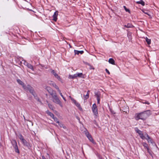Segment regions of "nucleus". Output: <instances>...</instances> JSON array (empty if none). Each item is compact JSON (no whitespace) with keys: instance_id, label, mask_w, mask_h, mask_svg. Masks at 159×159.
I'll list each match as a JSON object with an SVG mask.
<instances>
[{"instance_id":"nucleus-20","label":"nucleus","mask_w":159,"mask_h":159,"mask_svg":"<svg viewBox=\"0 0 159 159\" xmlns=\"http://www.w3.org/2000/svg\"><path fill=\"white\" fill-rule=\"evenodd\" d=\"M139 135L140 137L143 139H146V136L145 135L144 136L142 133L140 134Z\"/></svg>"},{"instance_id":"nucleus-41","label":"nucleus","mask_w":159,"mask_h":159,"mask_svg":"<svg viewBox=\"0 0 159 159\" xmlns=\"http://www.w3.org/2000/svg\"><path fill=\"white\" fill-rule=\"evenodd\" d=\"M147 151L150 154H151V152L150 151V149H149V148H148L147 149Z\"/></svg>"},{"instance_id":"nucleus-9","label":"nucleus","mask_w":159,"mask_h":159,"mask_svg":"<svg viewBox=\"0 0 159 159\" xmlns=\"http://www.w3.org/2000/svg\"><path fill=\"white\" fill-rule=\"evenodd\" d=\"M145 136H146V139H145L147 140L148 143H151L153 144V140L152 138H151L147 134H145Z\"/></svg>"},{"instance_id":"nucleus-3","label":"nucleus","mask_w":159,"mask_h":159,"mask_svg":"<svg viewBox=\"0 0 159 159\" xmlns=\"http://www.w3.org/2000/svg\"><path fill=\"white\" fill-rule=\"evenodd\" d=\"M52 101L55 103L59 104L61 107H63L62 103L60 101L57 95L55 96L52 98Z\"/></svg>"},{"instance_id":"nucleus-42","label":"nucleus","mask_w":159,"mask_h":159,"mask_svg":"<svg viewBox=\"0 0 159 159\" xmlns=\"http://www.w3.org/2000/svg\"><path fill=\"white\" fill-rule=\"evenodd\" d=\"M73 77H74V79L76 78L77 77L76 74L73 75Z\"/></svg>"},{"instance_id":"nucleus-24","label":"nucleus","mask_w":159,"mask_h":159,"mask_svg":"<svg viewBox=\"0 0 159 159\" xmlns=\"http://www.w3.org/2000/svg\"><path fill=\"white\" fill-rule=\"evenodd\" d=\"M146 41L147 42L148 44L149 45L151 43V40L150 39H149L147 37H146Z\"/></svg>"},{"instance_id":"nucleus-4","label":"nucleus","mask_w":159,"mask_h":159,"mask_svg":"<svg viewBox=\"0 0 159 159\" xmlns=\"http://www.w3.org/2000/svg\"><path fill=\"white\" fill-rule=\"evenodd\" d=\"M11 143L13 145V147L15 148V151L16 152L19 153V150L18 148L17 144V143L16 141L13 140L11 141Z\"/></svg>"},{"instance_id":"nucleus-49","label":"nucleus","mask_w":159,"mask_h":159,"mask_svg":"<svg viewBox=\"0 0 159 159\" xmlns=\"http://www.w3.org/2000/svg\"><path fill=\"white\" fill-rule=\"evenodd\" d=\"M62 127L64 129H66V127L65 125H63V127Z\"/></svg>"},{"instance_id":"nucleus-16","label":"nucleus","mask_w":159,"mask_h":159,"mask_svg":"<svg viewBox=\"0 0 159 159\" xmlns=\"http://www.w3.org/2000/svg\"><path fill=\"white\" fill-rule=\"evenodd\" d=\"M108 62L110 63H111L112 65L115 64V61L112 58H110L109 59Z\"/></svg>"},{"instance_id":"nucleus-14","label":"nucleus","mask_w":159,"mask_h":159,"mask_svg":"<svg viewBox=\"0 0 159 159\" xmlns=\"http://www.w3.org/2000/svg\"><path fill=\"white\" fill-rule=\"evenodd\" d=\"M74 52L75 54H76L77 55H79L80 53L81 54H82L84 53V51H79L75 50H74Z\"/></svg>"},{"instance_id":"nucleus-10","label":"nucleus","mask_w":159,"mask_h":159,"mask_svg":"<svg viewBox=\"0 0 159 159\" xmlns=\"http://www.w3.org/2000/svg\"><path fill=\"white\" fill-rule=\"evenodd\" d=\"M58 15V11H56L53 15L52 16L53 18V20L55 21H56L57 20V16Z\"/></svg>"},{"instance_id":"nucleus-19","label":"nucleus","mask_w":159,"mask_h":159,"mask_svg":"<svg viewBox=\"0 0 159 159\" xmlns=\"http://www.w3.org/2000/svg\"><path fill=\"white\" fill-rule=\"evenodd\" d=\"M135 130L136 132L138 133L139 135L142 133V131L139 130L137 128H135Z\"/></svg>"},{"instance_id":"nucleus-47","label":"nucleus","mask_w":159,"mask_h":159,"mask_svg":"<svg viewBox=\"0 0 159 159\" xmlns=\"http://www.w3.org/2000/svg\"><path fill=\"white\" fill-rule=\"evenodd\" d=\"M63 98V100L65 101H66V98L63 97L62 98Z\"/></svg>"},{"instance_id":"nucleus-11","label":"nucleus","mask_w":159,"mask_h":159,"mask_svg":"<svg viewBox=\"0 0 159 159\" xmlns=\"http://www.w3.org/2000/svg\"><path fill=\"white\" fill-rule=\"evenodd\" d=\"M21 141L22 142V143L24 146H25L28 148H29L30 147V145L29 143L27 142L25 139H24Z\"/></svg>"},{"instance_id":"nucleus-45","label":"nucleus","mask_w":159,"mask_h":159,"mask_svg":"<svg viewBox=\"0 0 159 159\" xmlns=\"http://www.w3.org/2000/svg\"><path fill=\"white\" fill-rule=\"evenodd\" d=\"M25 64V65H26L27 66V65H28V64H29V63H27V62H25V64Z\"/></svg>"},{"instance_id":"nucleus-35","label":"nucleus","mask_w":159,"mask_h":159,"mask_svg":"<svg viewBox=\"0 0 159 159\" xmlns=\"http://www.w3.org/2000/svg\"><path fill=\"white\" fill-rule=\"evenodd\" d=\"M59 94H60L62 98L64 96H63V95L61 93V91L60 90H59V91H58Z\"/></svg>"},{"instance_id":"nucleus-39","label":"nucleus","mask_w":159,"mask_h":159,"mask_svg":"<svg viewBox=\"0 0 159 159\" xmlns=\"http://www.w3.org/2000/svg\"><path fill=\"white\" fill-rule=\"evenodd\" d=\"M100 99V98H97L98 103V104L99 103Z\"/></svg>"},{"instance_id":"nucleus-44","label":"nucleus","mask_w":159,"mask_h":159,"mask_svg":"<svg viewBox=\"0 0 159 159\" xmlns=\"http://www.w3.org/2000/svg\"><path fill=\"white\" fill-rule=\"evenodd\" d=\"M143 12L145 14H147L148 15V16H150L148 14V11H146V12H145V11H143Z\"/></svg>"},{"instance_id":"nucleus-48","label":"nucleus","mask_w":159,"mask_h":159,"mask_svg":"<svg viewBox=\"0 0 159 159\" xmlns=\"http://www.w3.org/2000/svg\"><path fill=\"white\" fill-rule=\"evenodd\" d=\"M63 98V100L65 101H66V98L63 97L62 98Z\"/></svg>"},{"instance_id":"nucleus-22","label":"nucleus","mask_w":159,"mask_h":159,"mask_svg":"<svg viewBox=\"0 0 159 159\" xmlns=\"http://www.w3.org/2000/svg\"><path fill=\"white\" fill-rule=\"evenodd\" d=\"M90 91L88 90L87 92V94L86 95H84V96L86 99H88L89 97V93Z\"/></svg>"},{"instance_id":"nucleus-43","label":"nucleus","mask_w":159,"mask_h":159,"mask_svg":"<svg viewBox=\"0 0 159 159\" xmlns=\"http://www.w3.org/2000/svg\"><path fill=\"white\" fill-rule=\"evenodd\" d=\"M57 89L58 92L59 91V90H60L59 89V88L57 86L55 88Z\"/></svg>"},{"instance_id":"nucleus-34","label":"nucleus","mask_w":159,"mask_h":159,"mask_svg":"<svg viewBox=\"0 0 159 159\" xmlns=\"http://www.w3.org/2000/svg\"><path fill=\"white\" fill-rule=\"evenodd\" d=\"M59 94H60L62 98L64 96H63V95L61 93V91L60 90H59V91H58Z\"/></svg>"},{"instance_id":"nucleus-33","label":"nucleus","mask_w":159,"mask_h":159,"mask_svg":"<svg viewBox=\"0 0 159 159\" xmlns=\"http://www.w3.org/2000/svg\"><path fill=\"white\" fill-rule=\"evenodd\" d=\"M48 84H49L52 85V83H54L52 81H50V80H49V81H48Z\"/></svg>"},{"instance_id":"nucleus-29","label":"nucleus","mask_w":159,"mask_h":159,"mask_svg":"<svg viewBox=\"0 0 159 159\" xmlns=\"http://www.w3.org/2000/svg\"><path fill=\"white\" fill-rule=\"evenodd\" d=\"M46 89L48 91V92L49 93L50 91L51 90V91H52L53 90L51 89L50 87H47L46 88Z\"/></svg>"},{"instance_id":"nucleus-38","label":"nucleus","mask_w":159,"mask_h":159,"mask_svg":"<svg viewBox=\"0 0 159 159\" xmlns=\"http://www.w3.org/2000/svg\"><path fill=\"white\" fill-rule=\"evenodd\" d=\"M143 103L147 104L148 105L149 104H150L149 102H148L147 101H145V102H143Z\"/></svg>"},{"instance_id":"nucleus-32","label":"nucleus","mask_w":159,"mask_h":159,"mask_svg":"<svg viewBox=\"0 0 159 159\" xmlns=\"http://www.w3.org/2000/svg\"><path fill=\"white\" fill-rule=\"evenodd\" d=\"M69 78L70 79H74L73 75H69Z\"/></svg>"},{"instance_id":"nucleus-28","label":"nucleus","mask_w":159,"mask_h":159,"mask_svg":"<svg viewBox=\"0 0 159 159\" xmlns=\"http://www.w3.org/2000/svg\"><path fill=\"white\" fill-rule=\"evenodd\" d=\"M54 120V121L56 122L57 123H59V122L57 118L56 117L54 116V117L52 118Z\"/></svg>"},{"instance_id":"nucleus-50","label":"nucleus","mask_w":159,"mask_h":159,"mask_svg":"<svg viewBox=\"0 0 159 159\" xmlns=\"http://www.w3.org/2000/svg\"><path fill=\"white\" fill-rule=\"evenodd\" d=\"M23 117H24V119L25 120V117L24 116V115H23Z\"/></svg>"},{"instance_id":"nucleus-25","label":"nucleus","mask_w":159,"mask_h":159,"mask_svg":"<svg viewBox=\"0 0 159 159\" xmlns=\"http://www.w3.org/2000/svg\"><path fill=\"white\" fill-rule=\"evenodd\" d=\"M143 145L145 148H146L147 149L149 148L148 144L146 143H143Z\"/></svg>"},{"instance_id":"nucleus-53","label":"nucleus","mask_w":159,"mask_h":159,"mask_svg":"<svg viewBox=\"0 0 159 159\" xmlns=\"http://www.w3.org/2000/svg\"><path fill=\"white\" fill-rule=\"evenodd\" d=\"M54 125H55V126H57V125H55V124H54Z\"/></svg>"},{"instance_id":"nucleus-26","label":"nucleus","mask_w":159,"mask_h":159,"mask_svg":"<svg viewBox=\"0 0 159 159\" xmlns=\"http://www.w3.org/2000/svg\"><path fill=\"white\" fill-rule=\"evenodd\" d=\"M85 64L88 65L89 66V69L90 70L91 69H93L94 70V68L92 66H91L89 64V63H88L87 62H86L85 63Z\"/></svg>"},{"instance_id":"nucleus-8","label":"nucleus","mask_w":159,"mask_h":159,"mask_svg":"<svg viewBox=\"0 0 159 159\" xmlns=\"http://www.w3.org/2000/svg\"><path fill=\"white\" fill-rule=\"evenodd\" d=\"M50 71L52 74L54 75L56 78H57L59 80H60L61 79L60 76H59L58 74L56 73L54 70L51 69Z\"/></svg>"},{"instance_id":"nucleus-51","label":"nucleus","mask_w":159,"mask_h":159,"mask_svg":"<svg viewBox=\"0 0 159 159\" xmlns=\"http://www.w3.org/2000/svg\"><path fill=\"white\" fill-rule=\"evenodd\" d=\"M10 102H11V101H10V100H9V101H8V102L9 103H10Z\"/></svg>"},{"instance_id":"nucleus-52","label":"nucleus","mask_w":159,"mask_h":159,"mask_svg":"<svg viewBox=\"0 0 159 159\" xmlns=\"http://www.w3.org/2000/svg\"><path fill=\"white\" fill-rule=\"evenodd\" d=\"M1 144L0 143V148L1 147Z\"/></svg>"},{"instance_id":"nucleus-37","label":"nucleus","mask_w":159,"mask_h":159,"mask_svg":"<svg viewBox=\"0 0 159 159\" xmlns=\"http://www.w3.org/2000/svg\"><path fill=\"white\" fill-rule=\"evenodd\" d=\"M59 125V126H60L61 127H63V125H64L60 123H58Z\"/></svg>"},{"instance_id":"nucleus-2","label":"nucleus","mask_w":159,"mask_h":159,"mask_svg":"<svg viewBox=\"0 0 159 159\" xmlns=\"http://www.w3.org/2000/svg\"><path fill=\"white\" fill-rule=\"evenodd\" d=\"M23 88L25 90H29L34 97L36 96V94L33 88L30 85H28L27 86H25L24 87H23Z\"/></svg>"},{"instance_id":"nucleus-31","label":"nucleus","mask_w":159,"mask_h":159,"mask_svg":"<svg viewBox=\"0 0 159 159\" xmlns=\"http://www.w3.org/2000/svg\"><path fill=\"white\" fill-rule=\"evenodd\" d=\"M123 7L126 11L129 12V9H127L125 6H124Z\"/></svg>"},{"instance_id":"nucleus-30","label":"nucleus","mask_w":159,"mask_h":159,"mask_svg":"<svg viewBox=\"0 0 159 159\" xmlns=\"http://www.w3.org/2000/svg\"><path fill=\"white\" fill-rule=\"evenodd\" d=\"M19 138L21 141L25 139L21 134L19 135Z\"/></svg>"},{"instance_id":"nucleus-21","label":"nucleus","mask_w":159,"mask_h":159,"mask_svg":"<svg viewBox=\"0 0 159 159\" xmlns=\"http://www.w3.org/2000/svg\"><path fill=\"white\" fill-rule=\"evenodd\" d=\"M125 27H126L128 28H133L134 26L133 25H132L130 24H128L127 25H125Z\"/></svg>"},{"instance_id":"nucleus-15","label":"nucleus","mask_w":159,"mask_h":159,"mask_svg":"<svg viewBox=\"0 0 159 159\" xmlns=\"http://www.w3.org/2000/svg\"><path fill=\"white\" fill-rule=\"evenodd\" d=\"M46 113L48 115L50 116L51 117H52V118L54 117V114L52 113L51 112L49 111L48 110L46 111Z\"/></svg>"},{"instance_id":"nucleus-6","label":"nucleus","mask_w":159,"mask_h":159,"mask_svg":"<svg viewBox=\"0 0 159 159\" xmlns=\"http://www.w3.org/2000/svg\"><path fill=\"white\" fill-rule=\"evenodd\" d=\"M70 98L71 100L75 104L76 106L79 108V110H80V111H82V107H81L80 104L78 102H77L75 100L74 98H71L70 96Z\"/></svg>"},{"instance_id":"nucleus-54","label":"nucleus","mask_w":159,"mask_h":159,"mask_svg":"<svg viewBox=\"0 0 159 159\" xmlns=\"http://www.w3.org/2000/svg\"><path fill=\"white\" fill-rule=\"evenodd\" d=\"M48 106H49V107H50V105L49 104L48 105Z\"/></svg>"},{"instance_id":"nucleus-36","label":"nucleus","mask_w":159,"mask_h":159,"mask_svg":"<svg viewBox=\"0 0 159 159\" xmlns=\"http://www.w3.org/2000/svg\"><path fill=\"white\" fill-rule=\"evenodd\" d=\"M52 85L55 88L57 86V85L54 83H52Z\"/></svg>"},{"instance_id":"nucleus-27","label":"nucleus","mask_w":159,"mask_h":159,"mask_svg":"<svg viewBox=\"0 0 159 159\" xmlns=\"http://www.w3.org/2000/svg\"><path fill=\"white\" fill-rule=\"evenodd\" d=\"M77 77H81L83 75L82 73H78L76 74Z\"/></svg>"},{"instance_id":"nucleus-23","label":"nucleus","mask_w":159,"mask_h":159,"mask_svg":"<svg viewBox=\"0 0 159 159\" xmlns=\"http://www.w3.org/2000/svg\"><path fill=\"white\" fill-rule=\"evenodd\" d=\"M28 68L31 69L32 70H34V69L33 68V66L30 64H29L27 65V66Z\"/></svg>"},{"instance_id":"nucleus-5","label":"nucleus","mask_w":159,"mask_h":159,"mask_svg":"<svg viewBox=\"0 0 159 159\" xmlns=\"http://www.w3.org/2000/svg\"><path fill=\"white\" fill-rule=\"evenodd\" d=\"M92 110L94 115L96 116H97L98 114V109L96 104H94L92 107Z\"/></svg>"},{"instance_id":"nucleus-46","label":"nucleus","mask_w":159,"mask_h":159,"mask_svg":"<svg viewBox=\"0 0 159 159\" xmlns=\"http://www.w3.org/2000/svg\"><path fill=\"white\" fill-rule=\"evenodd\" d=\"M42 159H46L44 156H42Z\"/></svg>"},{"instance_id":"nucleus-7","label":"nucleus","mask_w":159,"mask_h":159,"mask_svg":"<svg viewBox=\"0 0 159 159\" xmlns=\"http://www.w3.org/2000/svg\"><path fill=\"white\" fill-rule=\"evenodd\" d=\"M85 134L89 141L92 143H93L94 141L92 136L88 131L85 132Z\"/></svg>"},{"instance_id":"nucleus-12","label":"nucleus","mask_w":159,"mask_h":159,"mask_svg":"<svg viewBox=\"0 0 159 159\" xmlns=\"http://www.w3.org/2000/svg\"><path fill=\"white\" fill-rule=\"evenodd\" d=\"M49 93L52 96V98L57 95L56 92L53 90L51 91L50 90Z\"/></svg>"},{"instance_id":"nucleus-17","label":"nucleus","mask_w":159,"mask_h":159,"mask_svg":"<svg viewBox=\"0 0 159 159\" xmlns=\"http://www.w3.org/2000/svg\"><path fill=\"white\" fill-rule=\"evenodd\" d=\"M95 94L96 97L97 98H100V94L98 92H95Z\"/></svg>"},{"instance_id":"nucleus-13","label":"nucleus","mask_w":159,"mask_h":159,"mask_svg":"<svg viewBox=\"0 0 159 159\" xmlns=\"http://www.w3.org/2000/svg\"><path fill=\"white\" fill-rule=\"evenodd\" d=\"M17 82L18 84L22 85L23 88L24 87V83L20 79H17Z\"/></svg>"},{"instance_id":"nucleus-18","label":"nucleus","mask_w":159,"mask_h":159,"mask_svg":"<svg viewBox=\"0 0 159 159\" xmlns=\"http://www.w3.org/2000/svg\"><path fill=\"white\" fill-rule=\"evenodd\" d=\"M136 2L138 4H141L142 6H144L145 5V2L142 0H140V1L137 2Z\"/></svg>"},{"instance_id":"nucleus-40","label":"nucleus","mask_w":159,"mask_h":159,"mask_svg":"<svg viewBox=\"0 0 159 159\" xmlns=\"http://www.w3.org/2000/svg\"><path fill=\"white\" fill-rule=\"evenodd\" d=\"M106 72L108 74H110V72H109V70L107 69H106Z\"/></svg>"},{"instance_id":"nucleus-1","label":"nucleus","mask_w":159,"mask_h":159,"mask_svg":"<svg viewBox=\"0 0 159 159\" xmlns=\"http://www.w3.org/2000/svg\"><path fill=\"white\" fill-rule=\"evenodd\" d=\"M151 114L150 111L148 110L136 114L135 117L136 120H145Z\"/></svg>"}]
</instances>
